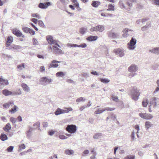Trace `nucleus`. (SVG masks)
Segmentation results:
<instances>
[{
	"mask_svg": "<svg viewBox=\"0 0 159 159\" xmlns=\"http://www.w3.org/2000/svg\"><path fill=\"white\" fill-rule=\"evenodd\" d=\"M73 109L70 107L67 108L65 107L63 109L58 108L55 111V114L56 115H58L61 114L68 113L69 111H71Z\"/></svg>",
	"mask_w": 159,
	"mask_h": 159,
	"instance_id": "obj_1",
	"label": "nucleus"
},
{
	"mask_svg": "<svg viewBox=\"0 0 159 159\" xmlns=\"http://www.w3.org/2000/svg\"><path fill=\"white\" fill-rule=\"evenodd\" d=\"M149 104L154 109L159 108V98L153 97L150 100Z\"/></svg>",
	"mask_w": 159,
	"mask_h": 159,
	"instance_id": "obj_2",
	"label": "nucleus"
},
{
	"mask_svg": "<svg viewBox=\"0 0 159 159\" xmlns=\"http://www.w3.org/2000/svg\"><path fill=\"white\" fill-rule=\"evenodd\" d=\"M140 94L139 90L136 88H134L131 92L132 99L135 101L138 100Z\"/></svg>",
	"mask_w": 159,
	"mask_h": 159,
	"instance_id": "obj_3",
	"label": "nucleus"
},
{
	"mask_svg": "<svg viewBox=\"0 0 159 159\" xmlns=\"http://www.w3.org/2000/svg\"><path fill=\"white\" fill-rule=\"evenodd\" d=\"M139 116L141 118L147 120H151L153 118L152 115L150 114L142 112L139 113Z\"/></svg>",
	"mask_w": 159,
	"mask_h": 159,
	"instance_id": "obj_4",
	"label": "nucleus"
},
{
	"mask_svg": "<svg viewBox=\"0 0 159 159\" xmlns=\"http://www.w3.org/2000/svg\"><path fill=\"white\" fill-rule=\"evenodd\" d=\"M66 130L70 134L75 133L77 130V127L75 125H68L66 128Z\"/></svg>",
	"mask_w": 159,
	"mask_h": 159,
	"instance_id": "obj_5",
	"label": "nucleus"
},
{
	"mask_svg": "<svg viewBox=\"0 0 159 159\" xmlns=\"http://www.w3.org/2000/svg\"><path fill=\"white\" fill-rule=\"evenodd\" d=\"M105 29V27L103 25H98L95 27H92L90 29L91 32H102Z\"/></svg>",
	"mask_w": 159,
	"mask_h": 159,
	"instance_id": "obj_6",
	"label": "nucleus"
},
{
	"mask_svg": "<svg viewBox=\"0 0 159 159\" xmlns=\"http://www.w3.org/2000/svg\"><path fill=\"white\" fill-rule=\"evenodd\" d=\"M125 50L124 49L120 48H117L115 49L113 52L116 55H118L120 57H122L125 55Z\"/></svg>",
	"mask_w": 159,
	"mask_h": 159,
	"instance_id": "obj_7",
	"label": "nucleus"
},
{
	"mask_svg": "<svg viewBox=\"0 0 159 159\" xmlns=\"http://www.w3.org/2000/svg\"><path fill=\"white\" fill-rule=\"evenodd\" d=\"M47 40L48 43L50 45H55L60 48V46L58 43L57 41L54 40L52 37L51 36H48L47 37Z\"/></svg>",
	"mask_w": 159,
	"mask_h": 159,
	"instance_id": "obj_8",
	"label": "nucleus"
},
{
	"mask_svg": "<svg viewBox=\"0 0 159 159\" xmlns=\"http://www.w3.org/2000/svg\"><path fill=\"white\" fill-rule=\"evenodd\" d=\"M107 35L109 38L112 39H115L119 37L120 34L119 33H116L111 30L108 32Z\"/></svg>",
	"mask_w": 159,
	"mask_h": 159,
	"instance_id": "obj_9",
	"label": "nucleus"
},
{
	"mask_svg": "<svg viewBox=\"0 0 159 159\" xmlns=\"http://www.w3.org/2000/svg\"><path fill=\"white\" fill-rule=\"evenodd\" d=\"M133 30L128 28H125L122 31L123 34L122 35L124 38H127L132 34Z\"/></svg>",
	"mask_w": 159,
	"mask_h": 159,
	"instance_id": "obj_10",
	"label": "nucleus"
},
{
	"mask_svg": "<svg viewBox=\"0 0 159 159\" xmlns=\"http://www.w3.org/2000/svg\"><path fill=\"white\" fill-rule=\"evenodd\" d=\"M55 45H54L53 46V52L55 54H64V52L63 51L59 49L58 48L59 47H58Z\"/></svg>",
	"mask_w": 159,
	"mask_h": 159,
	"instance_id": "obj_11",
	"label": "nucleus"
},
{
	"mask_svg": "<svg viewBox=\"0 0 159 159\" xmlns=\"http://www.w3.org/2000/svg\"><path fill=\"white\" fill-rule=\"evenodd\" d=\"M61 61H58L56 60H53L48 65V67L50 68H57L59 65L58 63H60Z\"/></svg>",
	"mask_w": 159,
	"mask_h": 159,
	"instance_id": "obj_12",
	"label": "nucleus"
},
{
	"mask_svg": "<svg viewBox=\"0 0 159 159\" xmlns=\"http://www.w3.org/2000/svg\"><path fill=\"white\" fill-rule=\"evenodd\" d=\"M39 81L42 84H44L45 83H51L52 81V80L51 79H48L47 77H45L41 78Z\"/></svg>",
	"mask_w": 159,
	"mask_h": 159,
	"instance_id": "obj_13",
	"label": "nucleus"
},
{
	"mask_svg": "<svg viewBox=\"0 0 159 159\" xmlns=\"http://www.w3.org/2000/svg\"><path fill=\"white\" fill-rule=\"evenodd\" d=\"M12 32L13 34H15L17 37H22L23 38L25 37L24 35L22 34V33L17 28H14L12 30Z\"/></svg>",
	"mask_w": 159,
	"mask_h": 159,
	"instance_id": "obj_14",
	"label": "nucleus"
},
{
	"mask_svg": "<svg viewBox=\"0 0 159 159\" xmlns=\"http://www.w3.org/2000/svg\"><path fill=\"white\" fill-rule=\"evenodd\" d=\"M9 83L8 80L6 79H4L2 77L0 78V86L3 87L5 85H7Z\"/></svg>",
	"mask_w": 159,
	"mask_h": 159,
	"instance_id": "obj_15",
	"label": "nucleus"
},
{
	"mask_svg": "<svg viewBox=\"0 0 159 159\" xmlns=\"http://www.w3.org/2000/svg\"><path fill=\"white\" fill-rule=\"evenodd\" d=\"M51 5V3L48 2L44 3H40L39 5V7L42 9H46L48 7V6Z\"/></svg>",
	"mask_w": 159,
	"mask_h": 159,
	"instance_id": "obj_16",
	"label": "nucleus"
},
{
	"mask_svg": "<svg viewBox=\"0 0 159 159\" xmlns=\"http://www.w3.org/2000/svg\"><path fill=\"white\" fill-rule=\"evenodd\" d=\"M138 69V67L135 64H133L130 66L128 69V70L132 72H136Z\"/></svg>",
	"mask_w": 159,
	"mask_h": 159,
	"instance_id": "obj_17",
	"label": "nucleus"
},
{
	"mask_svg": "<svg viewBox=\"0 0 159 159\" xmlns=\"http://www.w3.org/2000/svg\"><path fill=\"white\" fill-rule=\"evenodd\" d=\"M21 87L23 90L26 92H29L30 91V88L29 86L26 84L23 83L21 84Z\"/></svg>",
	"mask_w": 159,
	"mask_h": 159,
	"instance_id": "obj_18",
	"label": "nucleus"
},
{
	"mask_svg": "<svg viewBox=\"0 0 159 159\" xmlns=\"http://www.w3.org/2000/svg\"><path fill=\"white\" fill-rule=\"evenodd\" d=\"M2 93L4 95L7 96L10 95H13V92L10 91L7 89H5L2 91Z\"/></svg>",
	"mask_w": 159,
	"mask_h": 159,
	"instance_id": "obj_19",
	"label": "nucleus"
},
{
	"mask_svg": "<svg viewBox=\"0 0 159 159\" xmlns=\"http://www.w3.org/2000/svg\"><path fill=\"white\" fill-rule=\"evenodd\" d=\"M149 52L152 53L156 54H159V48H155L151 49L149 50Z\"/></svg>",
	"mask_w": 159,
	"mask_h": 159,
	"instance_id": "obj_20",
	"label": "nucleus"
},
{
	"mask_svg": "<svg viewBox=\"0 0 159 159\" xmlns=\"http://www.w3.org/2000/svg\"><path fill=\"white\" fill-rule=\"evenodd\" d=\"M14 103L12 101H11L4 104L3 105V107L4 108H8L10 106H12L14 105Z\"/></svg>",
	"mask_w": 159,
	"mask_h": 159,
	"instance_id": "obj_21",
	"label": "nucleus"
},
{
	"mask_svg": "<svg viewBox=\"0 0 159 159\" xmlns=\"http://www.w3.org/2000/svg\"><path fill=\"white\" fill-rule=\"evenodd\" d=\"M153 124L149 121H147L145 123V128L146 130H148L149 128L153 126Z\"/></svg>",
	"mask_w": 159,
	"mask_h": 159,
	"instance_id": "obj_22",
	"label": "nucleus"
},
{
	"mask_svg": "<svg viewBox=\"0 0 159 159\" xmlns=\"http://www.w3.org/2000/svg\"><path fill=\"white\" fill-rule=\"evenodd\" d=\"M127 48L129 50H134L136 48L135 45L128 43L127 44Z\"/></svg>",
	"mask_w": 159,
	"mask_h": 159,
	"instance_id": "obj_23",
	"label": "nucleus"
},
{
	"mask_svg": "<svg viewBox=\"0 0 159 159\" xmlns=\"http://www.w3.org/2000/svg\"><path fill=\"white\" fill-rule=\"evenodd\" d=\"M13 41V38L12 37H8L7 39V42L6 44V46L8 47L9 46H10V44H11L12 42Z\"/></svg>",
	"mask_w": 159,
	"mask_h": 159,
	"instance_id": "obj_24",
	"label": "nucleus"
},
{
	"mask_svg": "<svg viewBox=\"0 0 159 159\" xmlns=\"http://www.w3.org/2000/svg\"><path fill=\"white\" fill-rule=\"evenodd\" d=\"M88 30L87 27H82L79 30V33L80 34L83 35L86 33Z\"/></svg>",
	"mask_w": 159,
	"mask_h": 159,
	"instance_id": "obj_25",
	"label": "nucleus"
},
{
	"mask_svg": "<svg viewBox=\"0 0 159 159\" xmlns=\"http://www.w3.org/2000/svg\"><path fill=\"white\" fill-rule=\"evenodd\" d=\"M98 37L96 36H90L88 37H87L86 39L90 41H93L96 40Z\"/></svg>",
	"mask_w": 159,
	"mask_h": 159,
	"instance_id": "obj_26",
	"label": "nucleus"
},
{
	"mask_svg": "<svg viewBox=\"0 0 159 159\" xmlns=\"http://www.w3.org/2000/svg\"><path fill=\"white\" fill-rule=\"evenodd\" d=\"M18 107L16 105H14L13 107L9 110V111L11 114H14L18 110Z\"/></svg>",
	"mask_w": 159,
	"mask_h": 159,
	"instance_id": "obj_27",
	"label": "nucleus"
},
{
	"mask_svg": "<svg viewBox=\"0 0 159 159\" xmlns=\"http://www.w3.org/2000/svg\"><path fill=\"white\" fill-rule=\"evenodd\" d=\"M66 75V73L63 72L62 71H59L57 73L56 75L57 77H63Z\"/></svg>",
	"mask_w": 159,
	"mask_h": 159,
	"instance_id": "obj_28",
	"label": "nucleus"
},
{
	"mask_svg": "<svg viewBox=\"0 0 159 159\" xmlns=\"http://www.w3.org/2000/svg\"><path fill=\"white\" fill-rule=\"evenodd\" d=\"M65 153L68 155H73L74 153V151L72 150H70L69 149H66L65 151Z\"/></svg>",
	"mask_w": 159,
	"mask_h": 159,
	"instance_id": "obj_29",
	"label": "nucleus"
},
{
	"mask_svg": "<svg viewBox=\"0 0 159 159\" xmlns=\"http://www.w3.org/2000/svg\"><path fill=\"white\" fill-rule=\"evenodd\" d=\"M11 128V125L10 123H7L5 127L3 128L4 130L6 132H8L9 130Z\"/></svg>",
	"mask_w": 159,
	"mask_h": 159,
	"instance_id": "obj_30",
	"label": "nucleus"
},
{
	"mask_svg": "<svg viewBox=\"0 0 159 159\" xmlns=\"http://www.w3.org/2000/svg\"><path fill=\"white\" fill-rule=\"evenodd\" d=\"M115 10L114 6L111 4H110L108 6V8L107 9V11H114Z\"/></svg>",
	"mask_w": 159,
	"mask_h": 159,
	"instance_id": "obj_31",
	"label": "nucleus"
},
{
	"mask_svg": "<svg viewBox=\"0 0 159 159\" xmlns=\"http://www.w3.org/2000/svg\"><path fill=\"white\" fill-rule=\"evenodd\" d=\"M102 134L101 133H97L95 134L93 136V138L95 139H98L101 138Z\"/></svg>",
	"mask_w": 159,
	"mask_h": 159,
	"instance_id": "obj_32",
	"label": "nucleus"
},
{
	"mask_svg": "<svg viewBox=\"0 0 159 159\" xmlns=\"http://www.w3.org/2000/svg\"><path fill=\"white\" fill-rule=\"evenodd\" d=\"M100 4V2L97 1H93L92 3L93 7H97Z\"/></svg>",
	"mask_w": 159,
	"mask_h": 159,
	"instance_id": "obj_33",
	"label": "nucleus"
},
{
	"mask_svg": "<svg viewBox=\"0 0 159 159\" xmlns=\"http://www.w3.org/2000/svg\"><path fill=\"white\" fill-rule=\"evenodd\" d=\"M156 84L157 85V87L153 92V93L154 94H156L157 92L159 91V80H157Z\"/></svg>",
	"mask_w": 159,
	"mask_h": 159,
	"instance_id": "obj_34",
	"label": "nucleus"
},
{
	"mask_svg": "<svg viewBox=\"0 0 159 159\" xmlns=\"http://www.w3.org/2000/svg\"><path fill=\"white\" fill-rule=\"evenodd\" d=\"M0 139L2 141H4L5 140H7L8 138L6 134H2L0 136Z\"/></svg>",
	"mask_w": 159,
	"mask_h": 159,
	"instance_id": "obj_35",
	"label": "nucleus"
},
{
	"mask_svg": "<svg viewBox=\"0 0 159 159\" xmlns=\"http://www.w3.org/2000/svg\"><path fill=\"white\" fill-rule=\"evenodd\" d=\"M104 111V109L101 108L97 109L94 112V113L96 114H100Z\"/></svg>",
	"mask_w": 159,
	"mask_h": 159,
	"instance_id": "obj_36",
	"label": "nucleus"
},
{
	"mask_svg": "<svg viewBox=\"0 0 159 159\" xmlns=\"http://www.w3.org/2000/svg\"><path fill=\"white\" fill-rule=\"evenodd\" d=\"M129 43L136 45L137 43V40L134 37H132Z\"/></svg>",
	"mask_w": 159,
	"mask_h": 159,
	"instance_id": "obj_37",
	"label": "nucleus"
},
{
	"mask_svg": "<svg viewBox=\"0 0 159 159\" xmlns=\"http://www.w3.org/2000/svg\"><path fill=\"white\" fill-rule=\"evenodd\" d=\"M86 100V99L84 98L81 97L76 99V102H84Z\"/></svg>",
	"mask_w": 159,
	"mask_h": 159,
	"instance_id": "obj_38",
	"label": "nucleus"
},
{
	"mask_svg": "<svg viewBox=\"0 0 159 159\" xmlns=\"http://www.w3.org/2000/svg\"><path fill=\"white\" fill-rule=\"evenodd\" d=\"M17 68L19 70H21L25 68V65L24 63L21 64L17 66Z\"/></svg>",
	"mask_w": 159,
	"mask_h": 159,
	"instance_id": "obj_39",
	"label": "nucleus"
},
{
	"mask_svg": "<svg viewBox=\"0 0 159 159\" xmlns=\"http://www.w3.org/2000/svg\"><path fill=\"white\" fill-rule=\"evenodd\" d=\"M148 103V100L145 99L143 100L142 102V105L144 107H146L147 106Z\"/></svg>",
	"mask_w": 159,
	"mask_h": 159,
	"instance_id": "obj_40",
	"label": "nucleus"
},
{
	"mask_svg": "<svg viewBox=\"0 0 159 159\" xmlns=\"http://www.w3.org/2000/svg\"><path fill=\"white\" fill-rule=\"evenodd\" d=\"M40 123L39 122H37L33 125V126H34L35 128H38L39 130H40Z\"/></svg>",
	"mask_w": 159,
	"mask_h": 159,
	"instance_id": "obj_41",
	"label": "nucleus"
},
{
	"mask_svg": "<svg viewBox=\"0 0 159 159\" xmlns=\"http://www.w3.org/2000/svg\"><path fill=\"white\" fill-rule=\"evenodd\" d=\"M100 80L102 82L105 84H107L110 82V80L109 79L103 78H101Z\"/></svg>",
	"mask_w": 159,
	"mask_h": 159,
	"instance_id": "obj_42",
	"label": "nucleus"
},
{
	"mask_svg": "<svg viewBox=\"0 0 159 159\" xmlns=\"http://www.w3.org/2000/svg\"><path fill=\"white\" fill-rule=\"evenodd\" d=\"M33 131V129L32 128H30L28 131L26 133L28 137H30L31 134V132Z\"/></svg>",
	"mask_w": 159,
	"mask_h": 159,
	"instance_id": "obj_43",
	"label": "nucleus"
},
{
	"mask_svg": "<svg viewBox=\"0 0 159 159\" xmlns=\"http://www.w3.org/2000/svg\"><path fill=\"white\" fill-rule=\"evenodd\" d=\"M135 156L134 155H129L125 157L124 159H134Z\"/></svg>",
	"mask_w": 159,
	"mask_h": 159,
	"instance_id": "obj_44",
	"label": "nucleus"
},
{
	"mask_svg": "<svg viewBox=\"0 0 159 159\" xmlns=\"http://www.w3.org/2000/svg\"><path fill=\"white\" fill-rule=\"evenodd\" d=\"M22 28L23 32L26 33H28V31H29L30 28L26 27H23Z\"/></svg>",
	"mask_w": 159,
	"mask_h": 159,
	"instance_id": "obj_45",
	"label": "nucleus"
},
{
	"mask_svg": "<svg viewBox=\"0 0 159 159\" xmlns=\"http://www.w3.org/2000/svg\"><path fill=\"white\" fill-rule=\"evenodd\" d=\"M32 16L33 17H35L37 18L38 19H40L41 18V16L39 15L37 13H34L32 14Z\"/></svg>",
	"mask_w": 159,
	"mask_h": 159,
	"instance_id": "obj_46",
	"label": "nucleus"
},
{
	"mask_svg": "<svg viewBox=\"0 0 159 159\" xmlns=\"http://www.w3.org/2000/svg\"><path fill=\"white\" fill-rule=\"evenodd\" d=\"M115 108L112 107V108H111V107H107L104 108V111H113L115 110Z\"/></svg>",
	"mask_w": 159,
	"mask_h": 159,
	"instance_id": "obj_47",
	"label": "nucleus"
},
{
	"mask_svg": "<svg viewBox=\"0 0 159 159\" xmlns=\"http://www.w3.org/2000/svg\"><path fill=\"white\" fill-rule=\"evenodd\" d=\"M25 146L24 144H21L19 146V152H20V151L22 149H25Z\"/></svg>",
	"mask_w": 159,
	"mask_h": 159,
	"instance_id": "obj_48",
	"label": "nucleus"
},
{
	"mask_svg": "<svg viewBox=\"0 0 159 159\" xmlns=\"http://www.w3.org/2000/svg\"><path fill=\"white\" fill-rule=\"evenodd\" d=\"M112 99L113 100L117 102L118 101V97L116 96H115L114 95H112L111 96Z\"/></svg>",
	"mask_w": 159,
	"mask_h": 159,
	"instance_id": "obj_49",
	"label": "nucleus"
},
{
	"mask_svg": "<svg viewBox=\"0 0 159 159\" xmlns=\"http://www.w3.org/2000/svg\"><path fill=\"white\" fill-rule=\"evenodd\" d=\"M33 44L34 45H37L38 44V42L37 39L35 38H33Z\"/></svg>",
	"mask_w": 159,
	"mask_h": 159,
	"instance_id": "obj_50",
	"label": "nucleus"
},
{
	"mask_svg": "<svg viewBox=\"0 0 159 159\" xmlns=\"http://www.w3.org/2000/svg\"><path fill=\"white\" fill-rule=\"evenodd\" d=\"M110 118L112 120H113L115 121L116 120V116L114 114H111L110 116Z\"/></svg>",
	"mask_w": 159,
	"mask_h": 159,
	"instance_id": "obj_51",
	"label": "nucleus"
},
{
	"mask_svg": "<svg viewBox=\"0 0 159 159\" xmlns=\"http://www.w3.org/2000/svg\"><path fill=\"white\" fill-rule=\"evenodd\" d=\"M38 24L42 27H43L44 26L43 22L42 20H38Z\"/></svg>",
	"mask_w": 159,
	"mask_h": 159,
	"instance_id": "obj_52",
	"label": "nucleus"
},
{
	"mask_svg": "<svg viewBox=\"0 0 159 159\" xmlns=\"http://www.w3.org/2000/svg\"><path fill=\"white\" fill-rule=\"evenodd\" d=\"M10 121L11 122L12 124H14L16 122V118L11 117L10 118Z\"/></svg>",
	"mask_w": 159,
	"mask_h": 159,
	"instance_id": "obj_53",
	"label": "nucleus"
},
{
	"mask_svg": "<svg viewBox=\"0 0 159 159\" xmlns=\"http://www.w3.org/2000/svg\"><path fill=\"white\" fill-rule=\"evenodd\" d=\"M13 148H14V147L13 146H10L9 147H8L7 148V151H8V152H11L12 151Z\"/></svg>",
	"mask_w": 159,
	"mask_h": 159,
	"instance_id": "obj_54",
	"label": "nucleus"
},
{
	"mask_svg": "<svg viewBox=\"0 0 159 159\" xmlns=\"http://www.w3.org/2000/svg\"><path fill=\"white\" fill-rule=\"evenodd\" d=\"M131 138L132 139V140H134L135 139V133L134 132V130H133V131L132 132L131 136Z\"/></svg>",
	"mask_w": 159,
	"mask_h": 159,
	"instance_id": "obj_55",
	"label": "nucleus"
},
{
	"mask_svg": "<svg viewBox=\"0 0 159 159\" xmlns=\"http://www.w3.org/2000/svg\"><path fill=\"white\" fill-rule=\"evenodd\" d=\"M22 93L21 91H20V89H19V92H13V95H20Z\"/></svg>",
	"mask_w": 159,
	"mask_h": 159,
	"instance_id": "obj_56",
	"label": "nucleus"
},
{
	"mask_svg": "<svg viewBox=\"0 0 159 159\" xmlns=\"http://www.w3.org/2000/svg\"><path fill=\"white\" fill-rule=\"evenodd\" d=\"M82 75L85 78H87L89 76V74L87 73L83 72L82 74Z\"/></svg>",
	"mask_w": 159,
	"mask_h": 159,
	"instance_id": "obj_57",
	"label": "nucleus"
},
{
	"mask_svg": "<svg viewBox=\"0 0 159 159\" xmlns=\"http://www.w3.org/2000/svg\"><path fill=\"white\" fill-rule=\"evenodd\" d=\"M28 33L32 35H34L35 34V32L32 29H30L29 30V31H28Z\"/></svg>",
	"mask_w": 159,
	"mask_h": 159,
	"instance_id": "obj_58",
	"label": "nucleus"
},
{
	"mask_svg": "<svg viewBox=\"0 0 159 159\" xmlns=\"http://www.w3.org/2000/svg\"><path fill=\"white\" fill-rule=\"evenodd\" d=\"M59 138L61 139H65L67 138V137L65 135H60L59 136Z\"/></svg>",
	"mask_w": 159,
	"mask_h": 159,
	"instance_id": "obj_59",
	"label": "nucleus"
},
{
	"mask_svg": "<svg viewBox=\"0 0 159 159\" xmlns=\"http://www.w3.org/2000/svg\"><path fill=\"white\" fill-rule=\"evenodd\" d=\"M87 46V45L85 43H84L83 44H80L79 45H78V47L79 48H85Z\"/></svg>",
	"mask_w": 159,
	"mask_h": 159,
	"instance_id": "obj_60",
	"label": "nucleus"
},
{
	"mask_svg": "<svg viewBox=\"0 0 159 159\" xmlns=\"http://www.w3.org/2000/svg\"><path fill=\"white\" fill-rule=\"evenodd\" d=\"M22 48V47L19 45H15L13 47V48L15 49H20Z\"/></svg>",
	"mask_w": 159,
	"mask_h": 159,
	"instance_id": "obj_61",
	"label": "nucleus"
},
{
	"mask_svg": "<svg viewBox=\"0 0 159 159\" xmlns=\"http://www.w3.org/2000/svg\"><path fill=\"white\" fill-rule=\"evenodd\" d=\"M48 125V123L47 122H43V127H47Z\"/></svg>",
	"mask_w": 159,
	"mask_h": 159,
	"instance_id": "obj_62",
	"label": "nucleus"
},
{
	"mask_svg": "<svg viewBox=\"0 0 159 159\" xmlns=\"http://www.w3.org/2000/svg\"><path fill=\"white\" fill-rule=\"evenodd\" d=\"M55 133V131L53 130H51L48 132V134L50 136H52Z\"/></svg>",
	"mask_w": 159,
	"mask_h": 159,
	"instance_id": "obj_63",
	"label": "nucleus"
},
{
	"mask_svg": "<svg viewBox=\"0 0 159 159\" xmlns=\"http://www.w3.org/2000/svg\"><path fill=\"white\" fill-rule=\"evenodd\" d=\"M31 20L32 22H33L35 24H37V23H38V21L37 19H35V18H32L31 19Z\"/></svg>",
	"mask_w": 159,
	"mask_h": 159,
	"instance_id": "obj_64",
	"label": "nucleus"
}]
</instances>
